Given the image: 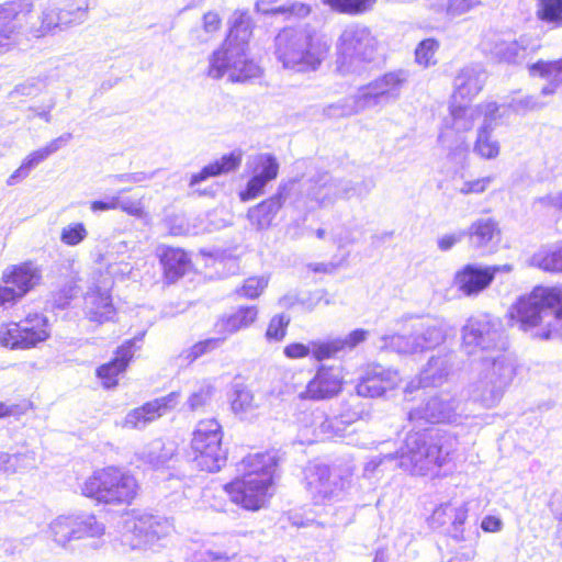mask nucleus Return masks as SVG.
Here are the masks:
<instances>
[{
	"instance_id": "48",
	"label": "nucleus",
	"mask_w": 562,
	"mask_h": 562,
	"mask_svg": "<svg viewBox=\"0 0 562 562\" xmlns=\"http://www.w3.org/2000/svg\"><path fill=\"white\" fill-rule=\"evenodd\" d=\"M482 83L475 76L468 75L465 76V79L459 85L456 92L463 95L467 90V93L476 95L482 90Z\"/></svg>"
},
{
	"instance_id": "46",
	"label": "nucleus",
	"mask_w": 562,
	"mask_h": 562,
	"mask_svg": "<svg viewBox=\"0 0 562 562\" xmlns=\"http://www.w3.org/2000/svg\"><path fill=\"white\" fill-rule=\"evenodd\" d=\"M481 4V0H448L447 12L451 15H460Z\"/></svg>"
},
{
	"instance_id": "60",
	"label": "nucleus",
	"mask_w": 562,
	"mask_h": 562,
	"mask_svg": "<svg viewBox=\"0 0 562 562\" xmlns=\"http://www.w3.org/2000/svg\"><path fill=\"white\" fill-rule=\"evenodd\" d=\"M314 271H325V269H317V268H314Z\"/></svg>"
},
{
	"instance_id": "2",
	"label": "nucleus",
	"mask_w": 562,
	"mask_h": 562,
	"mask_svg": "<svg viewBox=\"0 0 562 562\" xmlns=\"http://www.w3.org/2000/svg\"><path fill=\"white\" fill-rule=\"evenodd\" d=\"M277 464L267 451L245 456L236 464L238 474L223 485L229 502L248 513L267 508L276 493Z\"/></svg>"
},
{
	"instance_id": "30",
	"label": "nucleus",
	"mask_w": 562,
	"mask_h": 562,
	"mask_svg": "<svg viewBox=\"0 0 562 562\" xmlns=\"http://www.w3.org/2000/svg\"><path fill=\"white\" fill-rule=\"evenodd\" d=\"M131 189H123L120 191L116 196V209H120L122 212L127 214L128 216L135 218H144L148 215L146 206L144 204V195L138 194H130Z\"/></svg>"
},
{
	"instance_id": "38",
	"label": "nucleus",
	"mask_w": 562,
	"mask_h": 562,
	"mask_svg": "<svg viewBox=\"0 0 562 562\" xmlns=\"http://www.w3.org/2000/svg\"><path fill=\"white\" fill-rule=\"evenodd\" d=\"M61 25L59 12L53 8H46L41 12L40 25L35 30L36 37H44L55 32Z\"/></svg>"
},
{
	"instance_id": "58",
	"label": "nucleus",
	"mask_w": 562,
	"mask_h": 562,
	"mask_svg": "<svg viewBox=\"0 0 562 562\" xmlns=\"http://www.w3.org/2000/svg\"><path fill=\"white\" fill-rule=\"evenodd\" d=\"M316 235H317L318 238H323L325 236V231L324 229H317Z\"/></svg>"
},
{
	"instance_id": "5",
	"label": "nucleus",
	"mask_w": 562,
	"mask_h": 562,
	"mask_svg": "<svg viewBox=\"0 0 562 562\" xmlns=\"http://www.w3.org/2000/svg\"><path fill=\"white\" fill-rule=\"evenodd\" d=\"M274 47L282 66L295 72L317 70L329 52V46L314 33L290 27L278 33Z\"/></svg>"
},
{
	"instance_id": "22",
	"label": "nucleus",
	"mask_w": 562,
	"mask_h": 562,
	"mask_svg": "<svg viewBox=\"0 0 562 562\" xmlns=\"http://www.w3.org/2000/svg\"><path fill=\"white\" fill-rule=\"evenodd\" d=\"M283 204V194L274 193L251 206L247 211L246 217L254 229H268L272 225L273 220L282 209Z\"/></svg>"
},
{
	"instance_id": "11",
	"label": "nucleus",
	"mask_w": 562,
	"mask_h": 562,
	"mask_svg": "<svg viewBox=\"0 0 562 562\" xmlns=\"http://www.w3.org/2000/svg\"><path fill=\"white\" fill-rule=\"evenodd\" d=\"M136 350L137 341L135 338L124 340L115 348L111 359L95 368L94 375L103 390H115L120 385L122 378L134 360Z\"/></svg>"
},
{
	"instance_id": "43",
	"label": "nucleus",
	"mask_w": 562,
	"mask_h": 562,
	"mask_svg": "<svg viewBox=\"0 0 562 562\" xmlns=\"http://www.w3.org/2000/svg\"><path fill=\"white\" fill-rule=\"evenodd\" d=\"M494 181L493 176H484L475 179L467 180L460 188V193L463 195H479L487 191L491 183Z\"/></svg>"
},
{
	"instance_id": "14",
	"label": "nucleus",
	"mask_w": 562,
	"mask_h": 562,
	"mask_svg": "<svg viewBox=\"0 0 562 562\" xmlns=\"http://www.w3.org/2000/svg\"><path fill=\"white\" fill-rule=\"evenodd\" d=\"M501 270L499 266L482 267L468 263L456 272L453 283L462 295L475 296L492 284Z\"/></svg>"
},
{
	"instance_id": "10",
	"label": "nucleus",
	"mask_w": 562,
	"mask_h": 562,
	"mask_svg": "<svg viewBox=\"0 0 562 562\" xmlns=\"http://www.w3.org/2000/svg\"><path fill=\"white\" fill-rule=\"evenodd\" d=\"M406 446V457L422 474L439 470L449 461V452L443 450L442 445L425 434H416Z\"/></svg>"
},
{
	"instance_id": "39",
	"label": "nucleus",
	"mask_w": 562,
	"mask_h": 562,
	"mask_svg": "<svg viewBox=\"0 0 562 562\" xmlns=\"http://www.w3.org/2000/svg\"><path fill=\"white\" fill-rule=\"evenodd\" d=\"M268 285V280L263 277H249L236 290V293L244 299H258Z\"/></svg>"
},
{
	"instance_id": "19",
	"label": "nucleus",
	"mask_w": 562,
	"mask_h": 562,
	"mask_svg": "<svg viewBox=\"0 0 562 562\" xmlns=\"http://www.w3.org/2000/svg\"><path fill=\"white\" fill-rule=\"evenodd\" d=\"M469 245L475 249H494L502 241L503 231L495 217H480L464 232Z\"/></svg>"
},
{
	"instance_id": "15",
	"label": "nucleus",
	"mask_w": 562,
	"mask_h": 562,
	"mask_svg": "<svg viewBox=\"0 0 562 562\" xmlns=\"http://www.w3.org/2000/svg\"><path fill=\"white\" fill-rule=\"evenodd\" d=\"M42 280V269L33 260L10 265L1 274V281L7 283L21 300L35 290Z\"/></svg>"
},
{
	"instance_id": "21",
	"label": "nucleus",
	"mask_w": 562,
	"mask_h": 562,
	"mask_svg": "<svg viewBox=\"0 0 562 562\" xmlns=\"http://www.w3.org/2000/svg\"><path fill=\"white\" fill-rule=\"evenodd\" d=\"M55 540L59 543H66L74 539H83L100 535L103 528L91 517L88 520H57L52 526Z\"/></svg>"
},
{
	"instance_id": "44",
	"label": "nucleus",
	"mask_w": 562,
	"mask_h": 562,
	"mask_svg": "<svg viewBox=\"0 0 562 562\" xmlns=\"http://www.w3.org/2000/svg\"><path fill=\"white\" fill-rule=\"evenodd\" d=\"M214 389L212 386H203L193 392L188 398V406L191 411L196 412L203 409L210 402Z\"/></svg>"
},
{
	"instance_id": "31",
	"label": "nucleus",
	"mask_w": 562,
	"mask_h": 562,
	"mask_svg": "<svg viewBox=\"0 0 562 562\" xmlns=\"http://www.w3.org/2000/svg\"><path fill=\"white\" fill-rule=\"evenodd\" d=\"M536 16L546 24L562 27V0H536Z\"/></svg>"
},
{
	"instance_id": "40",
	"label": "nucleus",
	"mask_w": 562,
	"mask_h": 562,
	"mask_svg": "<svg viewBox=\"0 0 562 562\" xmlns=\"http://www.w3.org/2000/svg\"><path fill=\"white\" fill-rule=\"evenodd\" d=\"M222 340V338H206L199 340L183 351V357L188 362H193L205 353L214 350Z\"/></svg>"
},
{
	"instance_id": "1",
	"label": "nucleus",
	"mask_w": 562,
	"mask_h": 562,
	"mask_svg": "<svg viewBox=\"0 0 562 562\" xmlns=\"http://www.w3.org/2000/svg\"><path fill=\"white\" fill-rule=\"evenodd\" d=\"M507 325L529 333L539 340H550L562 333V286L535 285L508 307Z\"/></svg>"
},
{
	"instance_id": "59",
	"label": "nucleus",
	"mask_w": 562,
	"mask_h": 562,
	"mask_svg": "<svg viewBox=\"0 0 562 562\" xmlns=\"http://www.w3.org/2000/svg\"><path fill=\"white\" fill-rule=\"evenodd\" d=\"M373 562H384V561L382 558L381 559L375 558Z\"/></svg>"
},
{
	"instance_id": "6",
	"label": "nucleus",
	"mask_w": 562,
	"mask_h": 562,
	"mask_svg": "<svg viewBox=\"0 0 562 562\" xmlns=\"http://www.w3.org/2000/svg\"><path fill=\"white\" fill-rule=\"evenodd\" d=\"M50 337L52 324L42 312H29L20 319L0 323V347L10 351L37 349Z\"/></svg>"
},
{
	"instance_id": "24",
	"label": "nucleus",
	"mask_w": 562,
	"mask_h": 562,
	"mask_svg": "<svg viewBox=\"0 0 562 562\" xmlns=\"http://www.w3.org/2000/svg\"><path fill=\"white\" fill-rule=\"evenodd\" d=\"M259 318L257 305H240L234 312L218 318L217 325L226 334H235L254 326Z\"/></svg>"
},
{
	"instance_id": "32",
	"label": "nucleus",
	"mask_w": 562,
	"mask_h": 562,
	"mask_svg": "<svg viewBox=\"0 0 562 562\" xmlns=\"http://www.w3.org/2000/svg\"><path fill=\"white\" fill-rule=\"evenodd\" d=\"M278 0H260L258 2V7L263 14L268 15H295V16H307L311 12V5L301 2H294L290 5H279V7H270V4L277 2Z\"/></svg>"
},
{
	"instance_id": "16",
	"label": "nucleus",
	"mask_w": 562,
	"mask_h": 562,
	"mask_svg": "<svg viewBox=\"0 0 562 562\" xmlns=\"http://www.w3.org/2000/svg\"><path fill=\"white\" fill-rule=\"evenodd\" d=\"M254 175L248 180L244 190L238 193L243 202L254 200L261 195L269 181L277 179L279 175V162L271 154H260L255 157Z\"/></svg>"
},
{
	"instance_id": "29",
	"label": "nucleus",
	"mask_w": 562,
	"mask_h": 562,
	"mask_svg": "<svg viewBox=\"0 0 562 562\" xmlns=\"http://www.w3.org/2000/svg\"><path fill=\"white\" fill-rule=\"evenodd\" d=\"M468 518V509L463 506H451L449 504L438 506L431 515V520L438 526L451 525L454 528L462 526Z\"/></svg>"
},
{
	"instance_id": "45",
	"label": "nucleus",
	"mask_w": 562,
	"mask_h": 562,
	"mask_svg": "<svg viewBox=\"0 0 562 562\" xmlns=\"http://www.w3.org/2000/svg\"><path fill=\"white\" fill-rule=\"evenodd\" d=\"M283 355L291 360L304 359L310 356V344L292 341L284 346Z\"/></svg>"
},
{
	"instance_id": "37",
	"label": "nucleus",
	"mask_w": 562,
	"mask_h": 562,
	"mask_svg": "<svg viewBox=\"0 0 562 562\" xmlns=\"http://www.w3.org/2000/svg\"><path fill=\"white\" fill-rule=\"evenodd\" d=\"M255 407L254 394L246 387H236L231 400V409L236 415H244Z\"/></svg>"
},
{
	"instance_id": "17",
	"label": "nucleus",
	"mask_w": 562,
	"mask_h": 562,
	"mask_svg": "<svg viewBox=\"0 0 562 562\" xmlns=\"http://www.w3.org/2000/svg\"><path fill=\"white\" fill-rule=\"evenodd\" d=\"M157 257L161 267L162 280L167 285L179 281L192 268L190 252L181 247L161 245L158 248Z\"/></svg>"
},
{
	"instance_id": "28",
	"label": "nucleus",
	"mask_w": 562,
	"mask_h": 562,
	"mask_svg": "<svg viewBox=\"0 0 562 562\" xmlns=\"http://www.w3.org/2000/svg\"><path fill=\"white\" fill-rule=\"evenodd\" d=\"M333 12L348 16H358L373 10L378 0H322Z\"/></svg>"
},
{
	"instance_id": "20",
	"label": "nucleus",
	"mask_w": 562,
	"mask_h": 562,
	"mask_svg": "<svg viewBox=\"0 0 562 562\" xmlns=\"http://www.w3.org/2000/svg\"><path fill=\"white\" fill-rule=\"evenodd\" d=\"M405 82L403 71L386 72L362 87L360 98L364 102L396 98Z\"/></svg>"
},
{
	"instance_id": "7",
	"label": "nucleus",
	"mask_w": 562,
	"mask_h": 562,
	"mask_svg": "<svg viewBox=\"0 0 562 562\" xmlns=\"http://www.w3.org/2000/svg\"><path fill=\"white\" fill-rule=\"evenodd\" d=\"M223 438L224 430L216 418H203L198 422L188 451L198 470L214 473L225 465L227 456L222 447Z\"/></svg>"
},
{
	"instance_id": "23",
	"label": "nucleus",
	"mask_w": 562,
	"mask_h": 562,
	"mask_svg": "<svg viewBox=\"0 0 562 562\" xmlns=\"http://www.w3.org/2000/svg\"><path fill=\"white\" fill-rule=\"evenodd\" d=\"M241 160L243 151L239 149L224 154L220 159L207 164L199 172L191 175L189 184L193 187L211 177H217L235 171L241 165Z\"/></svg>"
},
{
	"instance_id": "50",
	"label": "nucleus",
	"mask_w": 562,
	"mask_h": 562,
	"mask_svg": "<svg viewBox=\"0 0 562 562\" xmlns=\"http://www.w3.org/2000/svg\"><path fill=\"white\" fill-rule=\"evenodd\" d=\"M203 30L206 33H217L222 29V19L217 12H206L203 15Z\"/></svg>"
},
{
	"instance_id": "56",
	"label": "nucleus",
	"mask_w": 562,
	"mask_h": 562,
	"mask_svg": "<svg viewBox=\"0 0 562 562\" xmlns=\"http://www.w3.org/2000/svg\"><path fill=\"white\" fill-rule=\"evenodd\" d=\"M77 11L81 14V16H86L88 13V7L78 8Z\"/></svg>"
},
{
	"instance_id": "52",
	"label": "nucleus",
	"mask_w": 562,
	"mask_h": 562,
	"mask_svg": "<svg viewBox=\"0 0 562 562\" xmlns=\"http://www.w3.org/2000/svg\"><path fill=\"white\" fill-rule=\"evenodd\" d=\"M502 527V521L495 516H486L483 518L481 528L485 532H497Z\"/></svg>"
},
{
	"instance_id": "61",
	"label": "nucleus",
	"mask_w": 562,
	"mask_h": 562,
	"mask_svg": "<svg viewBox=\"0 0 562 562\" xmlns=\"http://www.w3.org/2000/svg\"><path fill=\"white\" fill-rule=\"evenodd\" d=\"M486 325L493 327V324H491L490 322H486Z\"/></svg>"
},
{
	"instance_id": "54",
	"label": "nucleus",
	"mask_w": 562,
	"mask_h": 562,
	"mask_svg": "<svg viewBox=\"0 0 562 562\" xmlns=\"http://www.w3.org/2000/svg\"><path fill=\"white\" fill-rule=\"evenodd\" d=\"M12 34L11 31H0V53L11 46Z\"/></svg>"
},
{
	"instance_id": "25",
	"label": "nucleus",
	"mask_w": 562,
	"mask_h": 562,
	"mask_svg": "<svg viewBox=\"0 0 562 562\" xmlns=\"http://www.w3.org/2000/svg\"><path fill=\"white\" fill-rule=\"evenodd\" d=\"M33 11L32 0H9L0 3V31H11L13 34L18 23L31 15Z\"/></svg>"
},
{
	"instance_id": "3",
	"label": "nucleus",
	"mask_w": 562,
	"mask_h": 562,
	"mask_svg": "<svg viewBox=\"0 0 562 562\" xmlns=\"http://www.w3.org/2000/svg\"><path fill=\"white\" fill-rule=\"evenodd\" d=\"M251 32L250 18L239 14L221 47L212 54L207 69L210 77L220 79L227 72L232 82L244 83L261 76V68L246 54Z\"/></svg>"
},
{
	"instance_id": "35",
	"label": "nucleus",
	"mask_w": 562,
	"mask_h": 562,
	"mask_svg": "<svg viewBox=\"0 0 562 562\" xmlns=\"http://www.w3.org/2000/svg\"><path fill=\"white\" fill-rule=\"evenodd\" d=\"M291 323V317L288 314L280 313L273 315L267 325L265 337L268 341L280 342L286 335Z\"/></svg>"
},
{
	"instance_id": "51",
	"label": "nucleus",
	"mask_w": 562,
	"mask_h": 562,
	"mask_svg": "<svg viewBox=\"0 0 562 562\" xmlns=\"http://www.w3.org/2000/svg\"><path fill=\"white\" fill-rule=\"evenodd\" d=\"M90 210L94 213L116 210V196H112L106 201L95 200L90 202Z\"/></svg>"
},
{
	"instance_id": "55",
	"label": "nucleus",
	"mask_w": 562,
	"mask_h": 562,
	"mask_svg": "<svg viewBox=\"0 0 562 562\" xmlns=\"http://www.w3.org/2000/svg\"><path fill=\"white\" fill-rule=\"evenodd\" d=\"M13 412V406H10L7 403L0 401V419L11 416Z\"/></svg>"
},
{
	"instance_id": "36",
	"label": "nucleus",
	"mask_w": 562,
	"mask_h": 562,
	"mask_svg": "<svg viewBox=\"0 0 562 562\" xmlns=\"http://www.w3.org/2000/svg\"><path fill=\"white\" fill-rule=\"evenodd\" d=\"M439 46V41L434 37L420 41L415 48L416 63L425 68L435 65L437 61L435 56Z\"/></svg>"
},
{
	"instance_id": "12",
	"label": "nucleus",
	"mask_w": 562,
	"mask_h": 562,
	"mask_svg": "<svg viewBox=\"0 0 562 562\" xmlns=\"http://www.w3.org/2000/svg\"><path fill=\"white\" fill-rule=\"evenodd\" d=\"M398 382L397 371L381 363H370L366 366L356 385V393L361 397H381L395 390Z\"/></svg>"
},
{
	"instance_id": "47",
	"label": "nucleus",
	"mask_w": 562,
	"mask_h": 562,
	"mask_svg": "<svg viewBox=\"0 0 562 562\" xmlns=\"http://www.w3.org/2000/svg\"><path fill=\"white\" fill-rule=\"evenodd\" d=\"M20 301L21 299L18 294L7 283L0 280V308L12 307Z\"/></svg>"
},
{
	"instance_id": "49",
	"label": "nucleus",
	"mask_w": 562,
	"mask_h": 562,
	"mask_svg": "<svg viewBox=\"0 0 562 562\" xmlns=\"http://www.w3.org/2000/svg\"><path fill=\"white\" fill-rule=\"evenodd\" d=\"M368 330L358 328L348 334L345 339H339L340 344H342V350L345 348H355L359 344L363 342L368 337Z\"/></svg>"
},
{
	"instance_id": "53",
	"label": "nucleus",
	"mask_w": 562,
	"mask_h": 562,
	"mask_svg": "<svg viewBox=\"0 0 562 562\" xmlns=\"http://www.w3.org/2000/svg\"><path fill=\"white\" fill-rule=\"evenodd\" d=\"M460 239V236L454 234L445 235L438 239V247L442 251H447L452 248Z\"/></svg>"
},
{
	"instance_id": "8",
	"label": "nucleus",
	"mask_w": 562,
	"mask_h": 562,
	"mask_svg": "<svg viewBox=\"0 0 562 562\" xmlns=\"http://www.w3.org/2000/svg\"><path fill=\"white\" fill-rule=\"evenodd\" d=\"M344 368L339 364H321L308 380L301 400L327 401L342 393L346 386Z\"/></svg>"
},
{
	"instance_id": "4",
	"label": "nucleus",
	"mask_w": 562,
	"mask_h": 562,
	"mask_svg": "<svg viewBox=\"0 0 562 562\" xmlns=\"http://www.w3.org/2000/svg\"><path fill=\"white\" fill-rule=\"evenodd\" d=\"M80 494L95 505L128 507L140 494L136 475L122 465L94 469L81 483Z\"/></svg>"
},
{
	"instance_id": "34",
	"label": "nucleus",
	"mask_w": 562,
	"mask_h": 562,
	"mask_svg": "<svg viewBox=\"0 0 562 562\" xmlns=\"http://www.w3.org/2000/svg\"><path fill=\"white\" fill-rule=\"evenodd\" d=\"M341 350L342 344L339 339L310 341V356L318 362L335 358Z\"/></svg>"
},
{
	"instance_id": "57",
	"label": "nucleus",
	"mask_w": 562,
	"mask_h": 562,
	"mask_svg": "<svg viewBox=\"0 0 562 562\" xmlns=\"http://www.w3.org/2000/svg\"><path fill=\"white\" fill-rule=\"evenodd\" d=\"M172 458V453L171 452H168L164 456V459H162V462H167L169 461L170 459Z\"/></svg>"
},
{
	"instance_id": "26",
	"label": "nucleus",
	"mask_w": 562,
	"mask_h": 562,
	"mask_svg": "<svg viewBox=\"0 0 562 562\" xmlns=\"http://www.w3.org/2000/svg\"><path fill=\"white\" fill-rule=\"evenodd\" d=\"M530 266L548 273L562 272V240L544 246L530 258Z\"/></svg>"
},
{
	"instance_id": "33",
	"label": "nucleus",
	"mask_w": 562,
	"mask_h": 562,
	"mask_svg": "<svg viewBox=\"0 0 562 562\" xmlns=\"http://www.w3.org/2000/svg\"><path fill=\"white\" fill-rule=\"evenodd\" d=\"M474 151L483 159H495L499 155V144L493 139L487 127H481L474 142Z\"/></svg>"
},
{
	"instance_id": "27",
	"label": "nucleus",
	"mask_w": 562,
	"mask_h": 562,
	"mask_svg": "<svg viewBox=\"0 0 562 562\" xmlns=\"http://www.w3.org/2000/svg\"><path fill=\"white\" fill-rule=\"evenodd\" d=\"M58 148L57 140H53L46 146L30 153L21 162L20 167L10 176L8 183L14 184L20 179L27 177L31 169L44 161L49 155Z\"/></svg>"
},
{
	"instance_id": "41",
	"label": "nucleus",
	"mask_w": 562,
	"mask_h": 562,
	"mask_svg": "<svg viewBox=\"0 0 562 562\" xmlns=\"http://www.w3.org/2000/svg\"><path fill=\"white\" fill-rule=\"evenodd\" d=\"M88 236V231L83 223H71L65 226L60 232V241L67 246H77Z\"/></svg>"
},
{
	"instance_id": "18",
	"label": "nucleus",
	"mask_w": 562,
	"mask_h": 562,
	"mask_svg": "<svg viewBox=\"0 0 562 562\" xmlns=\"http://www.w3.org/2000/svg\"><path fill=\"white\" fill-rule=\"evenodd\" d=\"M85 315L97 325L113 322L117 310L110 290L99 286L91 288L83 297Z\"/></svg>"
},
{
	"instance_id": "9",
	"label": "nucleus",
	"mask_w": 562,
	"mask_h": 562,
	"mask_svg": "<svg viewBox=\"0 0 562 562\" xmlns=\"http://www.w3.org/2000/svg\"><path fill=\"white\" fill-rule=\"evenodd\" d=\"M376 50V37L369 27L360 24L347 26L337 41V52L345 59L369 61Z\"/></svg>"
},
{
	"instance_id": "42",
	"label": "nucleus",
	"mask_w": 562,
	"mask_h": 562,
	"mask_svg": "<svg viewBox=\"0 0 562 562\" xmlns=\"http://www.w3.org/2000/svg\"><path fill=\"white\" fill-rule=\"evenodd\" d=\"M529 74L531 76H538L541 78H547L553 74L562 72V58L558 60H538L528 66Z\"/></svg>"
},
{
	"instance_id": "13",
	"label": "nucleus",
	"mask_w": 562,
	"mask_h": 562,
	"mask_svg": "<svg viewBox=\"0 0 562 562\" xmlns=\"http://www.w3.org/2000/svg\"><path fill=\"white\" fill-rule=\"evenodd\" d=\"M180 392H171L165 396L147 401L138 407L131 409L123 426L130 429H138L173 411L179 402Z\"/></svg>"
}]
</instances>
